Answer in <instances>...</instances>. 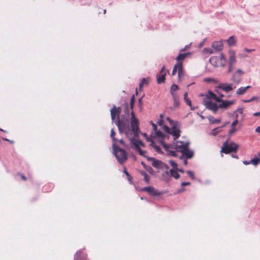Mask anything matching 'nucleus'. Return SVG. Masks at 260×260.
Masks as SVG:
<instances>
[{"label":"nucleus","mask_w":260,"mask_h":260,"mask_svg":"<svg viewBox=\"0 0 260 260\" xmlns=\"http://www.w3.org/2000/svg\"><path fill=\"white\" fill-rule=\"evenodd\" d=\"M115 106L114 105L112 108L110 110L111 117L112 122L115 120V117H117V119L120 118V115L117 112L116 110H115Z\"/></svg>","instance_id":"nucleus-14"},{"label":"nucleus","mask_w":260,"mask_h":260,"mask_svg":"<svg viewBox=\"0 0 260 260\" xmlns=\"http://www.w3.org/2000/svg\"><path fill=\"white\" fill-rule=\"evenodd\" d=\"M170 175L173 177L175 179H178L180 177V175L178 173V171L176 169H171L170 170Z\"/></svg>","instance_id":"nucleus-29"},{"label":"nucleus","mask_w":260,"mask_h":260,"mask_svg":"<svg viewBox=\"0 0 260 260\" xmlns=\"http://www.w3.org/2000/svg\"><path fill=\"white\" fill-rule=\"evenodd\" d=\"M179 62H177V63H176L174 66V68H173V71L172 72V76H174L176 72H177V69L178 70V67L179 66Z\"/></svg>","instance_id":"nucleus-39"},{"label":"nucleus","mask_w":260,"mask_h":260,"mask_svg":"<svg viewBox=\"0 0 260 260\" xmlns=\"http://www.w3.org/2000/svg\"><path fill=\"white\" fill-rule=\"evenodd\" d=\"M208 119L209 121L210 124H211L219 123L221 122V119L220 118L215 119L213 116H209L208 117Z\"/></svg>","instance_id":"nucleus-23"},{"label":"nucleus","mask_w":260,"mask_h":260,"mask_svg":"<svg viewBox=\"0 0 260 260\" xmlns=\"http://www.w3.org/2000/svg\"><path fill=\"white\" fill-rule=\"evenodd\" d=\"M204 81L207 82H209L210 81H214L216 82V80L214 79L211 78H206L204 79Z\"/></svg>","instance_id":"nucleus-58"},{"label":"nucleus","mask_w":260,"mask_h":260,"mask_svg":"<svg viewBox=\"0 0 260 260\" xmlns=\"http://www.w3.org/2000/svg\"><path fill=\"white\" fill-rule=\"evenodd\" d=\"M233 64L229 63V69L228 71V73H230L233 71Z\"/></svg>","instance_id":"nucleus-62"},{"label":"nucleus","mask_w":260,"mask_h":260,"mask_svg":"<svg viewBox=\"0 0 260 260\" xmlns=\"http://www.w3.org/2000/svg\"><path fill=\"white\" fill-rule=\"evenodd\" d=\"M169 163L170 164V165L173 168V169H177V167H178V165L176 162H175L174 160H170L169 161Z\"/></svg>","instance_id":"nucleus-42"},{"label":"nucleus","mask_w":260,"mask_h":260,"mask_svg":"<svg viewBox=\"0 0 260 260\" xmlns=\"http://www.w3.org/2000/svg\"><path fill=\"white\" fill-rule=\"evenodd\" d=\"M213 100H214L215 101L218 103H221V102L222 101V99L220 97L217 96L216 95H215Z\"/></svg>","instance_id":"nucleus-54"},{"label":"nucleus","mask_w":260,"mask_h":260,"mask_svg":"<svg viewBox=\"0 0 260 260\" xmlns=\"http://www.w3.org/2000/svg\"><path fill=\"white\" fill-rule=\"evenodd\" d=\"M184 102L186 103V104L189 106L190 110H194V108H192V105H191V100L188 98V94L187 92H185L184 94Z\"/></svg>","instance_id":"nucleus-19"},{"label":"nucleus","mask_w":260,"mask_h":260,"mask_svg":"<svg viewBox=\"0 0 260 260\" xmlns=\"http://www.w3.org/2000/svg\"><path fill=\"white\" fill-rule=\"evenodd\" d=\"M179 88L177 84H173L170 88V93H174L175 91L177 90Z\"/></svg>","instance_id":"nucleus-37"},{"label":"nucleus","mask_w":260,"mask_h":260,"mask_svg":"<svg viewBox=\"0 0 260 260\" xmlns=\"http://www.w3.org/2000/svg\"><path fill=\"white\" fill-rule=\"evenodd\" d=\"M166 74L167 72H164L159 75H157V83L158 84L163 83L165 82Z\"/></svg>","instance_id":"nucleus-18"},{"label":"nucleus","mask_w":260,"mask_h":260,"mask_svg":"<svg viewBox=\"0 0 260 260\" xmlns=\"http://www.w3.org/2000/svg\"><path fill=\"white\" fill-rule=\"evenodd\" d=\"M162 176L164 177V180L166 183H169L170 181V177L169 176V172L165 171V174H162Z\"/></svg>","instance_id":"nucleus-34"},{"label":"nucleus","mask_w":260,"mask_h":260,"mask_svg":"<svg viewBox=\"0 0 260 260\" xmlns=\"http://www.w3.org/2000/svg\"><path fill=\"white\" fill-rule=\"evenodd\" d=\"M229 46H233L236 45V41L234 36H232L226 40Z\"/></svg>","instance_id":"nucleus-21"},{"label":"nucleus","mask_w":260,"mask_h":260,"mask_svg":"<svg viewBox=\"0 0 260 260\" xmlns=\"http://www.w3.org/2000/svg\"><path fill=\"white\" fill-rule=\"evenodd\" d=\"M162 128L165 133H166L168 134H170V132L171 130L168 126H167L166 125H164L162 126Z\"/></svg>","instance_id":"nucleus-43"},{"label":"nucleus","mask_w":260,"mask_h":260,"mask_svg":"<svg viewBox=\"0 0 260 260\" xmlns=\"http://www.w3.org/2000/svg\"><path fill=\"white\" fill-rule=\"evenodd\" d=\"M136 151L139 153V154L140 155L144 157H145L146 159L147 157H149L148 156L145 155L147 151L145 150H142L140 147H137Z\"/></svg>","instance_id":"nucleus-30"},{"label":"nucleus","mask_w":260,"mask_h":260,"mask_svg":"<svg viewBox=\"0 0 260 260\" xmlns=\"http://www.w3.org/2000/svg\"><path fill=\"white\" fill-rule=\"evenodd\" d=\"M232 80L236 84H239L241 81V76L235 73L233 75Z\"/></svg>","instance_id":"nucleus-26"},{"label":"nucleus","mask_w":260,"mask_h":260,"mask_svg":"<svg viewBox=\"0 0 260 260\" xmlns=\"http://www.w3.org/2000/svg\"><path fill=\"white\" fill-rule=\"evenodd\" d=\"M173 103H174L173 106L171 107L170 108L172 110H175L176 108H178L179 106V104H180V103H179V101L178 100H173Z\"/></svg>","instance_id":"nucleus-36"},{"label":"nucleus","mask_w":260,"mask_h":260,"mask_svg":"<svg viewBox=\"0 0 260 260\" xmlns=\"http://www.w3.org/2000/svg\"><path fill=\"white\" fill-rule=\"evenodd\" d=\"M147 85L148 84V81L147 80V79L145 78H143L141 81H140V83H139V89L140 90H141V89L143 88V86L144 85Z\"/></svg>","instance_id":"nucleus-31"},{"label":"nucleus","mask_w":260,"mask_h":260,"mask_svg":"<svg viewBox=\"0 0 260 260\" xmlns=\"http://www.w3.org/2000/svg\"><path fill=\"white\" fill-rule=\"evenodd\" d=\"M171 95H172V99H173V100H178V95L174 92V93H170Z\"/></svg>","instance_id":"nucleus-59"},{"label":"nucleus","mask_w":260,"mask_h":260,"mask_svg":"<svg viewBox=\"0 0 260 260\" xmlns=\"http://www.w3.org/2000/svg\"><path fill=\"white\" fill-rule=\"evenodd\" d=\"M229 63L234 64L236 62V59L235 57V51L233 50H230L229 51Z\"/></svg>","instance_id":"nucleus-15"},{"label":"nucleus","mask_w":260,"mask_h":260,"mask_svg":"<svg viewBox=\"0 0 260 260\" xmlns=\"http://www.w3.org/2000/svg\"><path fill=\"white\" fill-rule=\"evenodd\" d=\"M250 162L254 166H256L258 165L260 162V158L259 157H254L250 160Z\"/></svg>","instance_id":"nucleus-35"},{"label":"nucleus","mask_w":260,"mask_h":260,"mask_svg":"<svg viewBox=\"0 0 260 260\" xmlns=\"http://www.w3.org/2000/svg\"><path fill=\"white\" fill-rule=\"evenodd\" d=\"M230 116L234 117L235 119H238V114L237 113V111H235Z\"/></svg>","instance_id":"nucleus-63"},{"label":"nucleus","mask_w":260,"mask_h":260,"mask_svg":"<svg viewBox=\"0 0 260 260\" xmlns=\"http://www.w3.org/2000/svg\"><path fill=\"white\" fill-rule=\"evenodd\" d=\"M186 173L188 174V175L189 176V177L192 180H194L195 179V177H194V173H193V172L192 171L188 170V171H187L186 172Z\"/></svg>","instance_id":"nucleus-44"},{"label":"nucleus","mask_w":260,"mask_h":260,"mask_svg":"<svg viewBox=\"0 0 260 260\" xmlns=\"http://www.w3.org/2000/svg\"><path fill=\"white\" fill-rule=\"evenodd\" d=\"M123 173L125 174V175L126 176L127 180L130 184H133V182L132 181L133 177L132 176L129 174L128 171H127L126 168L124 166L123 167Z\"/></svg>","instance_id":"nucleus-20"},{"label":"nucleus","mask_w":260,"mask_h":260,"mask_svg":"<svg viewBox=\"0 0 260 260\" xmlns=\"http://www.w3.org/2000/svg\"><path fill=\"white\" fill-rule=\"evenodd\" d=\"M135 95L133 94L130 100V104L129 107H130V109L132 110V111H133L134 112L133 109L135 106Z\"/></svg>","instance_id":"nucleus-32"},{"label":"nucleus","mask_w":260,"mask_h":260,"mask_svg":"<svg viewBox=\"0 0 260 260\" xmlns=\"http://www.w3.org/2000/svg\"><path fill=\"white\" fill-rule=\"evenodd\" d=\"M249 88H250V86L249 85H247L246 87H241L237 89L236 93L239 95L243 94L246 92V90Z\"/></svg>","instance_id":"nucleus-22"},{"label":"nucleus","mask_w":260,"mask_h":260,"mask_svg":"<svg viewBox=\"0 0 260 260\" xmlns=\"http://www.w3.org/2000/svg\"><path fill=\"white\" fill-rule=\"evenodd\" d=\"M169 145L167 144H166V143H163L162 144V147L165 148V150L167 151L168 152H169V151L170 150H169Z\"/></svg>","instance_id":"nucleus-57"},{"label":"nucleus","mask_w":260,"mask_h":260,"mask_svg":"<svg viewBox=\"0 0 260 260\" xmlns=\"http://www.w3.org/2000/svg\"><path fill=\"white\" fill-rule=\"evenodd\" d=\"M189 142H184V144H181L182 146H183L182 147V150H187V149H189Z\"/></svg>","instance_id":"nucleus-50"},{"label":"nucleus","mask_w":260,"mask_h":260,"mask_svg":"<svg viewBox=\"0 0 260 260\" xmlns=\"http://www.w3.org/2000/svg\"><path fill=\"white\" fill-rule=\"evenodd\" d=\"M258 97L257 96H253L252 97L251 99H249V100H243L242 101V102L243 103H249V102H251L254 100H257L258 99Z\"/></svg>","instance_id":"nucleus-45"},{"label":"nucleus","mask_w":260,"mask_h":260,"mask_svg":"<svg viewBox=\"0 0 260 260\" xmlns=\"http://www.w3.org/2000/svg\"><path fill=\"white\" fill-rule=\"evenodd\" d=\"M212 47L217 51H221L223 49L222 42L221 41H214L212 43Z\"/></svg>","instance_id":"nucleus-13"},{"label":"nucleus","mask_w":260,"mask_h":260,"mask_svg":"<svg viewBox=\"0 0 260 260\" xmlns=\"http://www.w3.org/2000/svg\"><path fill=\"white\" fill-rule=\"evenodd\" d=\"M238 123V119H235L233 122L232 123L231 126L234 127L235 125H236Z\"/></svg>","instance_id":"nucleus-61"},{"label":"nucleus","mask_w":260,"mask_h":260,"mask_svg":"<svg viewBox=\"0 0 260 260\" xmlns=\"http://www.w3.org/2000/svg\"><path fill=\"white\" fill-rule=\"evenodd\" d=\"M168 155L175 157H177L178 156V154L176 153V151L174 150H169L168 152Z\"/></svg>","instance_id":"nucleus-46"},{"label":"nucleus","mask_w":260,"mask_h":260,"mask_svg":"<svg viewBox=\"0 0 260 260\" xmlns=\"http://www.w3.org/2000/svg\"><path fill=\"white\" fill-rule=\"evenodd\" d=\"M216 94L211 90H209L207 95V98L208 99H213Z\"/></svg>","instance_id":"nucleus-38"},{"label":"nucleus","mask_w":260,"mask_h":260,"mask_svg":"<svg viewBox=\"0 0 260 260\" xmlns=\"http://www.w3.org/2000/svg\"><path fill=\"white\" fill-rule=\"evenodd\" d=\"M216 88L221 89L226 92H229L233 89L232 84L227 83H220Z\"/></svg>","instance_id":"nucleus-8"},{"label":"nucleus","mask_w":260,"mask_h":260,"mask_svg":"<svg viewBox=\"0 0 260 260\" xmlns=\"http://www.w3.org/2000/svg\"><path fill=\"white\" fill-rule=\"evenodd\" d=\"M116 133L114 129V128H112L111 130V133H110V137L111 138L115 137Z\"/></svg>","instance_id":"nucleus-60"},{"label":"nucleus","mask_w":260,"mask_h":260,"mask_svg":"<svg viewBox=\"0 0 260 260\" xmlns=\"http://www.w3.org/2000/svg\"><path fill=\"white\" fill-rule=\"evenodd\" d=\"M236 131H237V129L235 127H232V128L229 130L228 135L229 136H231L233 133H234Z\"/></svg>","instance_id":"nucleus-52"},{"label":"nucleus","mask_w":260,"mask_h":260,"mask_svg":"<svg viewBox=\"0 0 260 260\" xmlns=\"http://www.w3.org/2000/svg\"><path fill=\"white\" fill-rule=\"evenodd\" d=\"M87 254L82 252V250H78L74 255V260H86Z\"/></svg>","instance_id":"nucleus-12"},{"label":"nucleus","mask_w":260,"mask_h":260,"mask_svg":"<svg viewBox=\"0 0 260 260\" xmlns=\"http://www.w3.org/2000/svg\"><path fill=\"white\" fill-rule=\"evenodd\" d=\"M239 146L234 142H229V139L225 141L222 144L221 152L226 154L231 153H236Z\"/></svg>","instance_id":"nucleus-2"},{"label":"nucleus","mask_w":260,"mask_h":260,"mask_svg":"<svg viewBox=\"0 0 260 260\" xmlns=\"http://www.w3.org/2000/svg\"><path fill=\"white\" fill-rule=\"evenodd\" d=\"M129 116L122 115L121 118H118L115 122L118 127L119 133L122 134L124 133V129L130 130L129 127Z\"/></svg>","instance_id":"nucleus-3"},{"label":"nucleus","mask_w":260,"mask_h":260,"mask_svg":"<svg viewBox=\"0 0 260 260\" xmlns=\"http://www.w3.org/2000/svg\"><path fill=\"white\" fill-rule=\"evenodd\" d=\"M182 147L183 146H182L181 144L180 145L176 144L174 145V146L172 147V148L176 149L178 152H180V150H183Z\"/></svg>","instance_id":"nucleus-48"},{"label":"nucleus","mask_w":260,"mask_h":260,"mask_svg":"<svg viewBox=\"0 0 260 260\" xmlns=\"http://www.w3.org/2000/svg\"><path fill=\"white\" fill-rule=\"evenodd\" d=\"M150 124L152 126L153 131H156V129L157 128L156 124H155L152 121H150Z\"/></svg>","instance_id":"nucleus-55"},{"label":"nucleus","mask_w":260,"mask_h":260,"mask_svg":"<svg viewBox=\"0 0 260 260\" xmlns=\"http://www.w3.org/2000/svg\"><path fill=\"white\" fill-rule=\"evenodd\" d=\"M205 105L207 109L212 111L214 113H216L219 108L218 105L210 101L205 102Z\"/></svg>","instance_id":"nucleus-5"},{"label":"nucleus","mask_w":260,"mask_h":260,"mask_svg":"<svg viewBox=\"0 0 260 260\" xmlns=\"http://www.w3.org/2000/svg\"><path fill=\"white\" fill-rule=\"evenodd\" d=\"M144 181L147 183L149 184L150 183V177L147 174V175L144 177Z\"/></svg>","instance_id":"nucleus-53"},{"label":"nucleus","mask_w":260,"mask_h":260,"mask_svg":"<svg viewBox=\"0 0 260 260\" xmlns=\"http://www.w3.org/2000/svg\"><path fill=\"white\" fill-rule=\"evenodd\" d=\"M190 55H191V53L190 52L183 53H180L176 57V59L177 61V62H181L180 61L184 60L186 57Z\"/></svg>","instance_id":"nucleus-17"},{"label":"nucleus","mask_w":260,"mask_h":260,"mask_svg":"<svg viewBox=\"0 0 260 260\" xmlns=\"http://www.w3.org/2000/svg\"><path fill=\"white\" fill-rule=\"evenodd\" d=\"M111 139L114 142L112 144L113 154L116 158L117 161L120 164H123L127 159V152L124 149L120 148L116 144V143L118 142V140L115 137Z\"/></svg>","instance_id":"nucleus-1"},{"label":"nucleus","mask_w":260,"mask_h":260,"mask_svg":"<svg viewBox=\"0 0 260 260\" xmlns=\"http://www.w3.org/2000/svg\"><path fill=\"white\" fill-rule=\"evenodd\" d=\"M186 159H191L194 155V152L191 149L183 150Z\"/></svg>","instance_id":"nucleus-16"},{"label":"nucleus","mask_w":260,"mask_h":260,"mask_svg":"<svg viewBox=\"0 0 260 260\" xmlns=\"http://www.w3.org/2000/svg\"><path fill=\"white\" fill-rule=\"evenodd\" d=\"M118 142L122 145L124 147H127V145L125 144V143L124 142V141H123V140L122 139L118 140Z\"/></svg>","instance_id":"nucleus-64"},{"label":"nucleus","mask_w":260,"mask_h":260,"mask_svg":"<svg viewBox=\"0 0 260 260\" xmlns=\"http://www.w3.org/2000/svg\"><path fill=\"white\" fill-rule=\"evenodd\" d=\"M203 52L208 54H212L213 52V50L210 48H204L203 49Z\"/></svg>","instance_id":"nucleus-40"},{"label":"nucleus","mask_w":260,"mask_h":260,"mask_svg":"<svg viewBox=\"0 0 260 260\" xmlns=\"http://www.w3.org/2000/svg\"><path fill=\"white\" fill-rule=\"evenodd\" d=\"M178 124H173L172 125L170 135L174 137V139L176 140L180 136L181 131L179 128L177 127Z\"/></svg>","instance_id":"nucleus-6"},{"label":"nucleus","mask_w":260,"mask_h":260,"mask_svg":"<svg viewBox=\"0 0 260 260\" xmlns=\"http://www.w3.org/2000/svg\"><path fill=\"white\" fill-rule=\"evenodd\" d=\"M147 159L148 160L152 161V166L156 169H162V166L164 163L162 161L156 159L154 157H147Z\"/></svg>","instance_id":"nucleus-7"},{"label":"nucleus","mask_w":260,"mask_h":260,"mask_svg":"<svg viewBox=\"0 0 260 260\" xmlns=\"http://www.w3.org/2000/svg\"><path fill=\"white\" fill-rule=\"evenodd\" d=\"M149 189L147 190V192L149 194L153 196L156 197L164 194V191H158L157 190L155 189L153 186H149Z\"/></svg>","instance_id":"nucleus-9"},{"label":"nucleus","mask_w":260,"mask_h":260,"mask_svg":"<svg viewBox=\"0 0 260 260\" xmlns=\"http://www.w3.org/2000/svg\"><path fill=\"white\" fill-rule=\"evenodd\" d=\"M184 75L183 73V69L182 67V62H179V66L178 67V78L179 79L181 78V77L182 76Z\"/></svg>","instance_id":"nucleus-27"},{"label":"nucleus","mask_w":260,"mask_h":260,"mask_svg":"<svg viewBox=\"0 0 260 260\" xmlns=\"http://www.w3.org/2000/svg\"><path fill=\"white\" fill-rule=\"evenodd\" d=\"M235 103V101L234 100L229 101L222 100V101H221L220 104L218 105V107L221 109H226L231 105L234 104Z\"/></svg>","instance_id":"nucleus-10"},{"label":"nucleus","mask_w":260,"mask_h":260,"mask_svg":"<svg viewBox=\"0 0 260 260\" xmlns=\"http://www.w3.org/2000/svg\"><path fill=\"white\" fill-rule=\"evenodd\" d=\"M155 132L154 135L153 136L154 138H161L162 137H165V135L160 130H158L157 128L156 131H154Z\"/></svg>","instance_id":"nucleus-25"},{"label":"nucleus","mask_w":260,"mask_h":260,"mask_svg":"<svg viewBox=\"0 0 260 260\" xmlns=\"http://www.w3.org/2000/svg\"><path fill=\"white\" fill-rule=\"evenodd\" d=\"M222 131L221 127H217L213 128L211 131V135L215 136Z\"/></svg>","instance_id":"nucleus-33"},{"label":"nucleus","mask_w":260,"mask_h":260,"mask_svg":"<svg viewBox=\"0 0 260 260\" xmlns=\"http://www.w3.org/2000/svg\"><path fill=\"white\" fill-rule=\"evenodd\" d=\"M169 169V166L167 164L164 162L162 164V166L161 169H165L166 171H168Z\"/></svg>","instance_id":"nucleus-56"},{"label":"nucleus","mask_w":260,"mask_h":260,"mask_svg":"<svg viewBox=\"0 0 260 260\" xmlns=\"http://www.w3.org/2000/svg\"><path fill=\"white\" fill-rule=\"evenodd\" d=\"M124 115L123 116H129V114L131 113L129 112L130 107H129V105L128 103L125 102L124 104Z\"/></svg>","instance_id":"nucleus-24"},{"label":"nucleus","mask_w":260,"mask_h":260,"mask_svg":"<svg viewBox=\"0 0 260 260\" xmlns=\"http://www.w3.org/2000/svg\"><path fill=\"white\" fill-rule=\"evenodd\" d=\"M154 150L159 154H163V151H162L160 146L156 145L154 148Z\"/></svg>","instance_id":"nucleus-49"},{"label":"nucleus","mask_w":260,"mask_h":260,"mask_svg":"<svg viewBox=\"0 0 260 260\" xmlns=\"http://www.w3.org/2000/svg\"><path fill=\"white\" fill-rule=\"evenodd\" d=\"M218 58L217 56H212L209 58L210 63L214 67H217Z\"/></svg>","instance_id":"nucleus-28"},{"label":"nucleus","mask_w":260,"mask_h":260,"mask_svg":"<svg viewBox=\"0 0 260 260\" xmlns=\"http://www.w3.org/2000/svg\"><path fill=\"white\" fill-rule=\"evenodd\" d=\"M167 120L170 123L171 125L179 124V122L177 121H174L171 119L170 117H167L166 118Z\"/></svg>","instance_id":"nucleus-41"},{"label":"nucleus","mask_w":260,"mask_h":260,"mask_svg":"<svg viewBox=\"0 0 260 260\" xmlns=\"http://www.w3.org/2000/svg\"><path fill=\"white\" fill-rule=\"evenodd\" d=\"M144 95H143L142 97H141L140 98H139L138 99V105L140 110H141L142 109V105H143L142 99H143V98L144 97Z\"/></svg>","instance_id":"nucleus-47"},{"label":"nucleus","mask_w":260,"mask_h":260,"mask_svg":"<svg viewBox=\"0 0 260 260\" xmlns=\"http://www.w3.org/2000/svg\"><path fill=\"white\" fill-rule=\"evenodd\" d=\"M145 170H146L149 172V173H150V174H151L152 175H154L155 174V171L150 166H148V167H147V168Z\"/></svg>","instance_id":"nucleus-51"},{"label":"nucleus","mask_w":260,"mask_h":260,"mask_svg":"<svg viewBox=\"0 0 260 260\" xmlns=\"http://www.w3.org/2000/svg\"><path fill=\"white\" fill-rule=\"evenodd\" d=\"M129 140L131 142V143L135 146L136 150L137 147H140V146L143 147H145V144L140 140H136L135 139V138H129Z\"/></svg>","instance_id":"nucleus-11"},{"label":"nucleus","mask_w":260,"mask_h":260,"mask_svg":"<svg viewBox=\"0 0 260 260\" xmlns=\"http://www.w3.org/2000/svg\"><path fill=\"white\" fill-rule=\"evenodd\" d=\"M131 129L133 133L134 137H139V122L138 119L136 117L134 112L131 111Z\"/></svg>","instance_id":"nucleus-4"}]
</instances>
